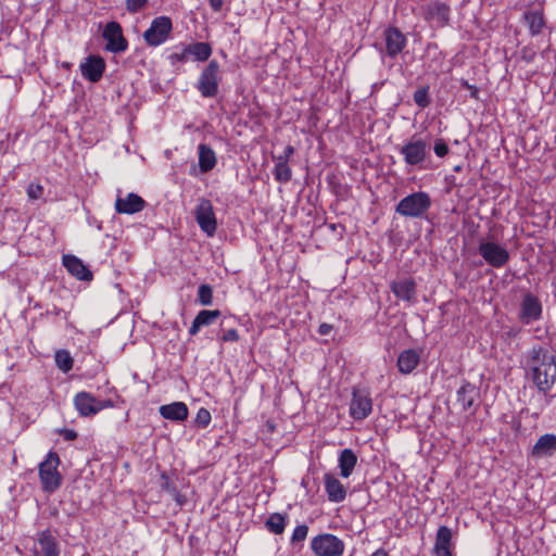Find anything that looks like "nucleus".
Instances as JSON below:
<instances>
[{
    "instance_id": "nucleus-1",
    "label": "nucleus",
    "mask_w": 556,
    "mask_h": 556,
    "mask_svg": "<svg viewBox=\"0 0 556 556\" xmlns=\"http://www.w3.org/2000/svg\"><path fill=\"white\" fill-rule=\"evenodd\" d=\"M527 366L539 391H549L556 381L555 357L543 346L536 345L528 352Z\"/></svg>"
},
{
    "instance_id": "nucleus-2",
    "label": "nucleus",
    "mask_w": 556,
    "mask_h": 556,
    "mask_svg": "<svg viewBox=\"0 0 556 556\" xmlns=\"http://www.w3.org/2000/svg\"><path fill=\"white\" fill-rule=\"evenodd\" d=\"M432 204L427 192L417 191L404 197L395 206V212L408 218H424Z\"/></svg>"
},
{
    "instance_id": "nucleus-3",
    "label": "nucleus",
    "mask_w": 556,
    "mask_h": 556,
    "mask_svg": "<svg viewBox=\"0 0 556 556\" xmlns=\"http://www.w3.org/2000/svg\"><path fill=\"white\" fill-rule=\"evenodd\" d=\"M222 79L219 63L216 60H211L201 71L195 88L203 98H215L218 94Z\"/></svg>"
},
{
    "instance_id": "nucleus-4",
    "label": "nucleus",
    "mask_w": 556,
    "mask_h": 556,
    "mask_svg": "<svg viewBox=\"0 0 556 556\" xmlns=\"http://www.w3.org/2000/svg\"><path fill=\"white\" fill-rule=\"evenodd\" d=\"M60 463L58 453L51 451L39 464V478L45 492L53 493L61 486L63 478L58 470Z\"/></svg>"
},
{
    "instance_id": "nucleus-5",
    "label": "nucleus",
    "mask_w": 556,
    "mask_h": 556,
    "mask_svg": "<svg viewBox=\"0 0 556 556\" xmlns=\"http://www.w3.org/2000/svg\"><path fill=\"white\" fill-rule=\"evenodd\" d=\"M311 549L316 556H342L345 544L334 534L321 533L312 539Z\"/></svg>"
},
{
    "instance_id": "nucleus-6",
    "label": "nucleus",
    "mask_w": 556,
    "mask_h": 556,
    "mask_svg": "<svg viewBox=\"0 0 556 556\" xmlns=\"http://www.w3.org/2000/svg\"><path fill=\"white\" fill-rule=\"evenodd\" d=\"M173 31L170 17L162 15L152 20L150 27L143 33V39L150 47L163 45Z\"/></svg>"
},
{
    "instance_id": "nucleus-7",
    "label": "nucleus",
    "mask_w": 556,
    "mask_h": 556,
    "mask_svg": "<svg viewBox=\"0 0 556 556\" xmlns=\"http://www.w3.org/2000/svg\"><path fill=\"white\" fill-rule=\"evenodd\" d=\"M400 154L406 165L420 168L429 154L428 143L424 139L414 136L401 147Z\"/></svg>"
},
{
    "instance_id": "nucleus-8",
    "label": "nucleus",
    "mask_w": 556,
    "mask_h": 556,
    "mask_svg": "<svg viewBox=\"0 0 556 556\" xmlns=\"http://www.w3.org/2000/svg\"><path fill=\"white\" fill-rule=\"evenodd\" d=\"M74 406L81 417H92L104 408L114 406L111 400H98L91 393L81 391L74 397Z\"/></svg>"
},
{
    "instance_id": "nucleus-9",
    "label": "nucleus",
    "mask_w": 556,
    "mask_h": 556,
    "mask_svg": "<svg viewBox=\"0 0 556 556\" xmlns=\"http://www.w3.org/2000/svg\"><path fill=\"white\" fill-rule=\"evenodd\" d=\"M478 252L484 262L494 268L504 267L510 258L506 247L495 241H481L478 247Z\"/></svg>"
},
{
    "instance_id": "nucleus-10",
    "label": "nucleus",
    "mask_w": 556,
    "mask_h": 556,
    "mask_svg": "<svg viewBox=\"0 0 556 556\" xmlns=\"http://www.w3.org/2000/svg\"><path fill=\"white\" fill-rule=\"evenodd\" d=\"M194 218L200 229L207 237H213L217 229V219L212 202L206 198H200L194 208Z\"/></svg>"
},
{
    "instance_id": "nucleus-11",
    "label": "nucleus",
    "mask_w": 556,
    "mask_h": 556,
    "mask_svg": "<svg viewBox=\"0 0 556 556\" xmlns=\"http://www.w3.org/2000/svg\"><path fill=\"white\" fill-rule=\"evenodd\" d=\"M102 37L105 40V50L115 54L123 53L128 49V40L123 34L121 24L111 21L105 24Z\"/></svg>"
},
{
    "instance_id": "nucleus-12",
    "label": "nucleus",
    "mask_w": 556,
    "mask_h": 556,
    "mask_svg": "<svg viewBox=\"0 0 556 556\" xmlns=\"http://www.w3.org/2000/svg\"><path fill=\"white\" fill-rule=\"evenodd\" d=\"M543 305L539 296L526 292L520 301L518 318L523 325H530L542 318Z\"/></svg>"
},
{
    "instance_id": "nucleus-13",
    "label": "nucleus",
    "mask_w": 556,
    "mask_h": 556,
    "mask_svg": "<svg viewBox=\"0 0 556 556\" xmlns=\"http://www.w3.org/2000/svg\"><path fill=\"white\" fill-rule=\"evenodd\" d=\"M372 412V400L370 393L364 389L354 388L350 403L349 413L354 420H364Z\"/></svg>"
},
{
    "instance_id": "nucleus-14",
    "label": "nucleus",
    "mask_w": 556,
    "mask_h": 556,
    "mask_svg": "<svg viewBox=\"0 0 556 556\" xmlns=\"http://www.w3.org/2000/svg\"><path fill=\"white\" fill-rule=\"evenodd\" d=\"M34 553L36 556H60L59 542L50 530L37 533Z\"/></svg>"
},
{
    "instance_id": "nucleus-15",
    "label": "nucleus",
    "mask_w": 556,
    "mask_h": 556,
    "mask_svg": "<svg viewBox=\"0 0 556 556\" xmlns=\"http://www.w3.org/2000/svg\"><path fill=\"white\" fill-rule=\"evenodd\" d=\"M79 68L84 78L97 83L105 71V62L100 55H89L80 63Z\"/></svg>"
},
{
    "instance_id": "nucleus-16",
    "label": "nucleus",
    "mask_w": 556,
    "mask_h": 556,
    "mask_svg": "<svg viewBox=\"0 0 556 556\" xmlns=\"http://www.w3.org/2000/svg\"><path fill=\"white\" fill-rule=\"evenodd\" d=\"M386 53L389 58H396L406 47L405 35L396 27H389L384 30Z\"/></svg>"
},
{
    "instance_id": "nucleus-17",
    "label": "nucleus",
    "mask_w": 556,
    "mask_h": 556,
    "mask_svg": "<svg viewBox=\"0 0 556 556\" xmlns=\"http://www.w3.org/2000/svg\"><path fill=\"white\" fill-rule=\"evenodd\" d=\"M451 9L443 2H431L424 10V17L437 27H444L450 20Z\"/></svg>"
},
{
    "instance_id": "nucleus-18",
    "label": "nucleus",
    "mask_w": 556,
    "mask_h": 556,
    "mask_svg": "<svg viewBox=\"0 0 556 556\" xmlns=\"http://www.w3.org/2000/svg\"><path fill=\"white\" fill-rule=\"evenodd\" d=\"M556 453V434L546 433L539 438L531 448L530 455L533 458H546Z\"/></svg>"
},
{
    "instance_id": "nucleus-19",
    "label": "nucleus",
    "mask_w": 556,
    "mask_h": 556,
    "mask_svg": "<svg viewBox=\"0 0 556 556\" xmlns=\"http://www.w3.org/2000/svg\"><path fill=\"white\" fill-rule=\"evenodd\" d=\"M394 295L408 303L416 301V283L410 278L392 281L390 285Z\"/></svg>"
},
{
    "instance_id": "nucleus-20",
    "label": "nucleus",
    "mask_w": 556,
    "mask_h": 556,
    "mask_svg": "<svg viewBox=\"0 0 556 556\" xmlns=\"http://www.w3.org/2000/svg\"><path fill=\"white\" fill-rule=\"evenodd\" d=\"M146 201L136 193H128L126 198L118 197L115 210L121 214H135L144 208Z\"/></svg>"
},
{
    "instance_id": "nucleus-21",
    "label": "nucleus",
    "mask_w": 556,
    "mask_h": 556,
    "mask_svg": "<svg viewBox=\"0 0 556 556\" xmlns=\"http://www.w3.org/2000/svg\"><path fill=\"white\" fill-rule=\"evenodd\" d=\"M63 265L71 275L79 280L89 281L92 279L91 271L87 268L83 261L75 255H64Z\"/></svg>"
},
{
    "instance_id": "nucleus-22",
    "label": "nucleus",
    "mask_w": 556,
    "mask_h": 556,
    "mask_svg": "<svg viewBox=\"0 0 556 556\" xmlns=\"http://www.w3.org/2000/svg\"><path fill=\"white\" fill-rule=\"evenodd\" d=\"M160 415L170 421H185L188 418L189 410L184 402H173L159 407Z\"/></svg>"
},
{
    "instance_id": "nucleus-23",
    "label": "nucleus",
    "mask_w": 556,
    "mask_h": 556,
    "mask_svg": "<svg viewBox=\"0 0 556 556\" xmlns=\"http://www.w3.org/2000/svg\"><path fill=\"white\" fill-rule=\"evenodd\" d=\"M325 480V491L328 495V500L332 503H341L346 497V489L340 482L338 478L332 476L331 473H326L324 476Z\"/></svg>"
},
{
    "instance_id": "nucleus-24",
    "label": "nucleus",
    "mask_w": 556,
    "mask_h": 556,
    "mask_svg": "<svg viewBox=\"0 0 556 556\" xmlns=\"http://www.w3.org/2000/svg\"><path fill=\"white\" fill-rule=\"evenodd\" d=\"M420 354L414 349H407L400 353L397 357V368L401 374H410L419 364Z\"/></svg>"
},
{
    "instance_id": "nucleus-25",
    "label": "nucleus",
    "mask_w": 556,
    "mask_h": 556,
    "mask_svg": "<svg viewBox=\"0 0 556 556\" xmlns=\"http://www.w3.org/2000/svg\"><path fill=\"white\" fill-rule=\"evenodd\" d=\"M452 531L446 526H441L438 529L434 553L437 556H452Z\"/></svg>"
},
{
    "instance_id": "nucleus-26",
    "label": "nucleus",
    "mask_w": 556,
    "mask_h": 556,
    "mask_svg": "<svg viewBox=\"0 0 556 556\" xmlns=\"http://www.w3.org/2000/svg\"><path fill=\"white\" fill-rule=\"evenodd\" d=\"M198 156H199V168L200 172L206 174L211 172L217 163L216 153L214 150L205 144L200 143L198 147Z\"/></svg>"
},
{
    "instance_id": "nucleus-27",
    "label": "nucleus",
    "mask_w": 556,
    "mask_h": 556,
    "mask_svg": "<svg viewBox=\"0 0 556 556\" xmlns=\"http://www.w3.org/2000/svg\"><path fill=\"white\" fill-rule=\"evenodd\" d=\"M477 396L478 391L476 387L467 381H464L456 392L457 403L460 404L464 410H467L472 406Z\"/></svg>"
},
{
    "instance_id": "nucleus-28",
    "label": "nucleus",
    "mask_w": 556,
    "mask_h": 556,
    "mask_svg": "<svg viewBox=\"0 0 556 556\" xmlns=\"http://www.w3.org/2000/svg\"><path fill=\"white\" fill-rule=\"evenodd\" d=\"M338 462L340 475L343 478H349L357 464V456L351 448H344L341 451Z\"/></svg>"
},
{
    "instance_id": "nucleus-29",
    "label": "nucleus",
    "mask_w": 556,
    "mask_h": 556,
    "mask_svg": "<svg viewBox=\"0 0 556 556\" xmlns=\"http://www.w3.org/2000/svg\"><path fill=\"white\" fill-rule=\"evenodd\" d=\"M186 51L199 62L207 61L212 54V47L207 42H194L186 46Z\"/></svg>"
},
{
    "instance_id": "nucleus-30",
    "label": "nucleus",
    "mask_w": 556,
    "mask_h": 556,
    "mask_svg": "<svg viewBox=\"0 0 556 556\" xmlns=\"http://www.w3.org/2000/svg\"><path fill=\"white\" fill-rule=\"evenodd\" d=\"M523 18L532 36L539 35L544 26L543 15L538 11H528Z\"/></svg>"
},
{
    "instance_id": "nucleus-31",
    "label": "nucleus",
    "mask_w": 556,
    "mask_h": 556,
    "mask_svg": "<svg viewBox=\"0 0 556 556\" xmlns=\"http://www.w3.org/2000/svg\"><path fill=\"white\" fill-rule=\"evenodd\" d=\"M265 525L271 533L282 534L287 526V516L279 513H274L269 515Z\"/></svg>"
},
{
    "instance_id": "nucleus-32",
    "label": "nucleus",
    "mask_w": 556,
    "mask_h": 556,
    "mask_svg": "<svg viewBox=\"0 0 556 556\" xmlns=\"http://www.w3.org/2000/svg\"><path fill=\"white\" fill-rule=\"evenodd\" d=\"M276 165L273 170L274 178L281 184H286L291 180L292 169L288 162L275 160Z\"/></svg>"
},
{
    "instance_id": "nucleus-33",
    "label": "nucleus",
    "mask_w": 556,
    "mask_h": 556,
    "mask_svg": "<svg viewBox=\"0 0 556 556\" xmlns=\"http://www.w3.org/2000/svg\"><path fill=\"white\" fill-rule=\"evenodd\" d=\"M54 359L58 368L63 372H68L73 368V357L68 351H56Z\"/></svg>"
},
{
    "instance_id": "nucleus-34",
    "label": "nucleus",
    "mask_w": 556,
    "mask_h": 556,
    "mask_svg": "<svg viewBox=\"0 0 556 556\" xmlns=\"http://www.w3.org/2000/svg\"><path fill=\"white\" fill-rule=\"evenodd\" d=\"M413 99H414L415 103L420 109H426L427 106H429L431 103V98L429 94V86H424V87L418 88L414 92Z\"/></svg>"
},
{
    "instance_id": "nucleus-35",
    "label": "nucleus",
    "mask_w": 556,
    "mask_h": 556,
    "mask_svg": "<svg viewBox=\"0 0 556 556\" xmlns=\"http://www.w3.org/2000/svg\"><path fill=\"white\" fill-rule=\"evenodd\" d=\"M220 314L222 313L219 309H213V311L202 309L198 313V315L195 316V319L199 321V324L202 327L210 326L220 316Z\"/></svg>"
},
{
    "instance_id": "nucleus-36",
    "label": "nucleus",
    "mask_w": 556,
    "mask_h": 556,
    "mask_svg": "<svg viewBox=\"0 0 556 556\" xmlns=\"http://www.w3.org/2000/svg\"><path fill=\"white\" fill-rule=\"evenodd\" d=\"M198 302L204 306L212 305L213 289L210 285L204 283L198 288Z\"/></svg>"
},
{
    "instance_id": "nucleus-37",
    "label": "nucleus",
    "mask_w": 556,
    "mask_h": 556,
    "mask_svg": "<svg viewBox=\"0 0 556 556\" xmlns=\"http://www.w3.org/2000/svg\"><path fill=\"white\" fill-rule=\"evenodd\" d=\"M308 533V527L306 525H300L295 527L291 535V544L296 545L305 541Z\"/></svg>"
},
{
    "instance_id": "nucleus-38",
    "label": "nucleus",
    "mask_w": 556,
    "mask_h": 556,
    "mask_svg": "<svg viewBox=\"0 0 556 556\" xmlns=\"http://www.w3.org/2000/svg\"><path fill=\"white\" fill-rule=\"evenodd\" d=\"M212 420V416L208 409L201 407L195 416V424L200 428H206Z\"/></svg>"
},
{
    "instance_id": "nucleus-39",
    "label": "nucleus",
    "mask_w": 556,
    "mask_h": 556,
    "mask_svg": "<svg viewBox=\"0 0 556 556\" xmlns=\"http://www.w3.org/2000/svg\"><path fill=\"white\" fill-rule=\"evenodd\" d=\"M26 192L30 200H39L43 195V187L38 182H30Z\"/></svg>"
},
{
    "instance_id": "nucleus-40",
    "label": "nucleus",
    "mask_w": 556,
    "mask_h": 556,
    "mask_svg": "<svg viewBox=\"0 0 556 556\" xmlns=\"http://www.w3.org/2000/svg\"><path fill=\"white\" fill-rule=\"evenodd\" d=\"M433 152L438 157H444L448 154L450 148L444 139L439 138L434 141Z\"/></svg>"
},
{
    "instance_id": "nucleus-41",
    "label": "nucleus",
    "mask_w": 556,
    "mask_h": 556,
    "mask_svg": "<svg viewBox=\"0 0 556 556\" xmlns=\"http://www.w3.org/2000/svg\"><path fill=\"white\" fill-rule=\"evenodd\" d=\"M189 53L186 51V46L182 47L180 52H173L169 54L168 60L172 65H175L177 63H185L188 61Z\"/></svg>"
},
{
    "instance_id": "nucleus-42",
    "label": "nucleus",
    "mask_w": 556,
    "mask_h": 556,
    "mask_svg": "<svg viewBox=\"0 0 556 556\" xmlns=\"http://www.w3.org/2000/svg\"><path fill=\"white\" fill-rule=\"evenodd\" d=\"M147 3L148 0H126V10L134 14L143 9Z\"/></svg>"
},
{
    "instance_id": "nucleus-43",
    "label": "nucleus",
    "mask_w": 556,
    "mask_h": 556,
    "mask_svg": "<svg viewBox=\"0 0 556 556\" xmlns=\"http://www.w3.org/2000/svg\"><path fill=\"white\" fill-rule=\"evenodd\" d=\"M160 485L162 490L167 492L168 494H172L177 489L176 485L170 480V478L165 472H163L160 477Z\"/></svg>"
},
{
    "instance_id": "nucleus-44",
    "label": "nucleus",
    "mask_w": 556,
    "mask_h": 556,
    "mask_svg": "<svg viewBox=\"0 0 556 556\" xmlns=\"http://www.w3.org/2000/svg\"><path fill=\"white\" fill-rule=\"evenodd\" d=\"M239 333L236 329L230 328L227 330H224L223 336L220 337V340L223 342H237L239 341Z\"/></svg>"
},
{
    "instance_id": "nucleus-45",
    "label": "nucleus",
    "mask_w": 556,
    "mask_h": 556,
    "mask_svg": "<svg viewBox=\"0 0 556 556\" xmlns=\"http://www.w3.org/2000/svg\"><path fill=\"white\" fill-rule=\"evenodd\" d=\"M460 86H462V88H464V89H466V90H468V91H469L470 97H471L472 99H476V100H477V99L479 98V89H478V87H476L475 85H471V84H469L467 80L462 79V80H460Z\"/></svg>"
},
{
    "instance_id": "nucleus-46",
    "label": "nucleus",
    "mask_w": 556,
    "mask_h": 556,
    "mask_svg": "<svg viewBox=\"0 0 556 556\" xmlns=\"http://www.w3.org/2000/svg\"><path fill=\"white\" fill-rule=\"evenodd\" d=\"M294 154V148L290 144H288L285 150H283V153L278 155V156H274V160H280V161H283V162H289L290 157Z\"/></svg>"
},
{
    "instance_id": "nucleus-47",
    "label": "nucleus",
    "mask_w": 556,
    "mask_h": 556,
    "mask_svg": "<svg viewBox=\"0 0 556 556\" xmlns=\"http://www.w3.org/2000/svg\"><path fill=\"white\" fill-rule=\"evenodd\" d=\"M61 433L66 441H73L77 438V432L73 429H64Z\"/></svg>"
},
{
    "instance_id": "nucleus-48",
    "label": "nucleus",
    "mask_w": 556,
    "mask_h": 556,
    "mask_svg": "<svg viewBox=\"0 0 556 556\" xmlns=\"http://www.w3.org/2000/svg\"><path fill=\"white\" fill-rule=\"evenodd\" d=\"M170 495L176 501L177 505L182 506L186 503V496L182 495L177 489Z\"/></svg>"
},
{
    "instance_id": "nucleus-49",
    "label": "nucleus",
    "mask_w": 556,
    "mask_h": 556,
    "mask_svg": "<svg viewBox=\"0 0 556 556\" xmlns=\"http://www.w3.org/2000/svg\"><path fill=\"white\" fill-rule=\"evenodd\" d=\"M208 1H210V5L214 12L222 11L224 3H225V0H208Z\"/></svg>"
},
{
    "instance_id": "nucleus-50",
    "label": "nucleus",
    "mask_w": 556,
    "mask_h": 556,
    "mask_svg": "<svg viewBox=\"0 0 556 556\" xmlns=\"http://www.w3.org/2000/svg\"><path fill=\"white\" fill-rule=\"evenodd\" d=\"M535 55V52L531 49L523 48L522 49V59L526 60L528 63L533 61V58Z\"/></svg>"
},
{
    "instance_id": "nucleus-51",
    "label": "nucleus",
    "mask_w": 556,
    "mask_h": 556,
    "mask_svg": "<svg viewBox=\"0 0 556 556\" xmlns=\"http://www.w3.org/2000/svg\"><path fill=\"white\" fill-rule=\"evenodd\" d=\"M332 330V326L329 324H321L318 328V333L321 336H328Z\"/></svg>"
},
{
    "instance_id": "nucleus-52",
    "label": "nucleus",
    "mask_w": 556,
    "mask_h": 556,
    "mask_svg": "<svg viewBox=\"0 0 556 556\" xmlns=\"http://www.w3.org/2000/svg\"><path fill=\"white\" fill-rule=\"evenodd\" d=\"M201 327H202V326H201V325L199 324V321L194 318V319H193V321H192V324H191V326H190V328H189V334H190V336H195V334L200 331Z\"/></svg>"
},
{
    "instance_id": "nucleus-53",
    "label": "nucleus",
    "mask_w": 556,
    "mask_h": 556,
    "mask_svg": "<svg viewBox=\"0 0 556 556\" xmlns=\"http://www.w3.org/2000/svg\"><path fill=\"white\" fill-rule=\"evenodd\" d=\"M370 556H389L388 552L383 548H378Z\"/></svg>"
},
{
    "instance_id": "nucleus-54",
    "label": "nucleus",
    "mask_w": 556,
    "mask_h": 556,
    "mask_svg": "<svg viewBox=\"0 0 556 556\" xmlns=\"http://www.w3.org/2000/svg\"><path fill=\"white\" fill-rule=\"evenodd\" d=\"M518 332H519V330H517V329H510V330L508 331V336H510V337H516V336L518 334Z\"/></svg>"
}]
</instances>
